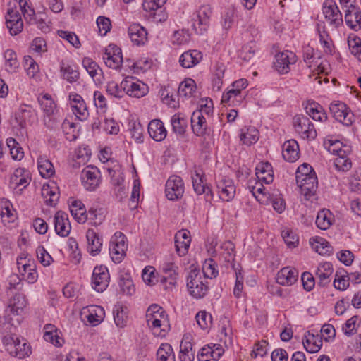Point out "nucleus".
<instances>
[{
    "label": "nucleus",
    "mask_w": 361,
    "mask_h": 361,
    "mask_svg": "<svg viewBox=\"0 0 361 361\" xmlns=\"http://www.w3.org/2000/svg\"><path fill=\"white\" fill-rule=\"evenodd\" d=\"M207 282V279L204 280L200 271L191 270L187 279V287L190 294L197 299L203 298L208 291Z\"/></svg>",
    "instance_id": "obj_1"
},
{
    "label": "nucleus",
    "mask_w": 361,
    "mask_h": 361,
    "mask_svg": "<svg viewBox=\"0 0 361 361\" xmlns=\"http://www.w3.org/2000/svg\"><path fill=\"white\" fill-rule=\"evenodd\" d=\"M3 343L11 355L20 359L24 358L31 353L29 345L25 341L21 342L15 335L5 336Z\"/></svg>",
    "instance_id": "obj_2"
},
{
    "label": "nucleus",
    "mask_w": 361,
    "mask_h": 361,
    "mask_svg": "<svg viewBox=\"0 0 361 361\" xmlns=\"http://www.w3.org/2000/svg\"><path fill=\"white\" fill-rule=\"evenodd\" d=\"M293 126L295 131L303 139H314L317 137V131L313 123L309 118L302 114H298L293 117Z\"/></svg>",
    "instance_id": "obj_3"
},
{
    "label": "nucleus",
    "mask_w": 361,
    "mask_h": 361,
    "mask_svg": "<svg viewBox=\"0 0 361 361\" xmlns=\"http://www.w3.org/2000/svg\"><path fill=\"white\" fill-rule=\"evenodd\" d=\"M127 245L125 243V235L117 232L112 238L109 246V254L115 263H120L126 255Z\"/></svg>",
    "instance_id": "obj_4"
},
{
    "label": "nucleus",
    "mask_w": 361,
    "mask_h": 361,
    "mask_svg": "<svg viewBox=\"0 0 361 361\" xmlns=\"http://www.w3.org/2000/svg\"><path fill=\"white\" fill-rule=\"evenodd\" d=\"M247 85L248 83L246 79L242 78L235 81L232 84L233 88L222 95L221 102L224 104L228 103L229 105H235L236 103H240L243 99L241 91L246 88Z\"/></svg>",
    "instance_id": "obj_5"
},
{
    "label": "nucleus",
    "mask_w": 361,
    "mask_h": 361,
    "mask_svg": "<svg viewBox=\"0 0 361 361\" xmlns=\"http://www.w3.org/2000/svg\"><path fill=\"white\" fill-rule=\"evenodd\" d=\"M322 12L325 19L334 27H338L343 24L342 14L336 4L331 0L324 2Z\"/></svg>",
    "instance_id": "obj_6"
},
{
    "label": "nucleus",
    "mask_w": 361,
    "mask_h": 361,
    "mask_svg": "<svg viewBox=\"0 0 361 361\" xmlns=\"http://www.w3.org/2000/svg\"><path fill=\"white\" fill-rule=\"evenodd\" d=\"M333 117L338 121L348 126L352 123L353 115L345 104L340 101H334L329 105Z\"/></svg>",
    "instance_id": "obj_7"
},
{
    "label": "nucleus",
    "mask_w": 361,
    "mask_h": 361,
    "mask_svg": "<svg viewBox=\"0 0 361 361\" xmlns=\"http://www.w3.org/2000/svg\"><path fill=\"white\" fill-rule=\"evenodd\" d=\"M109 274L104 266L96 267L92 273V285L97 292L102 293L108 287L109 283Z\"/></svg>",
    "instance_id": "obj_8"
},
{
    "label": "nucleus",
    "mask_w": 361,
    "mask_h": 361,
    "mask_svg": "<svg viewBox=\"0 0 361 361\" xmlns=\"http://www.w3.org/2000/svg\"><path fill=\"white\" fill-rule=\"evenodd\" d=\"M103 60L108 67L113 69L118 68L123 63L121 49L116 44H110L105 49Z\"/></svg>",
    "instance_id": "obj_9"
},
{
    "label": "nucleus",
    "mask_w": 361,
    "mask_h": 361,
    "mask_svg": "<svg viewBox=\"0 0 361 361\" xmlns=\"http://www.w3.org/2000/svg\"><path fill=\"white\" fill-rule=\"evenodd\" d=\"M184 184L180 176H171L166 183V196L170 200H176L183 196Z\"/></svg>",
    "instance_id": "obj_10"
},
{
    "label": "nucleus",
    "mask_w": 361,
    "mask_h": 361,
    "mask_svg": "<svg viewBox=\"0 0 361 361\" xmlns=\"http://www.w3.org/2000/svg\"><path fill=\"white\" fill-rule=\"evenodd\" d=\"M70 106L73 114L80 121L85 120L89 116L87 104L83 98L75 92L69 94Z\"/></svg>",
    "instance_id": "obj_11"
},
{
    "label": "nucleus",
    "mask_w": 361,
    "mask_h": 361,
    "mask_svg": "<svg viewBox=\"0 0 361 361\" xmlns=\"http://www.w3.org/2000/svg\"><path fill=\"white\" fill-rule=\"evenodd\" d=\"M82 184L87 190L93 191L99 185V175L97 168L86 166L81 173Z\"/></svg>",
    "instance_id": "obj_12"
},
{
    "label": "nucleus",
    "mask_w": 361,
    "mask_h": 361,
    "mask_svg": "<svg viewBox=\"0 0 361 361\" xmlns=\"http://www.w3.org/2000/svg\"><path fill=\"white\" fill-rule=\"evenodd\" d=\"M274 62L275 69L280 74H286L290 71V65L296 62L295 55L289 51L278 53Z\"/></svg>",
    "instance_id": "obj_13"
},
{
    "label": "nucleus",
    "mask_w": 361,
    "mask_h": 361,
    "mask_svg": "<svg viewBox=\"0 0 361 361\" xmlns=\"http://www.w3.org/2000/svg\"><path fill=\"white\" fill-rule=\"evenodd\" d=\"M296 181L301 195H304L306 200H309L315 194L318 185L317 177L315 173H312L310 176L306 178L300 177V179Z\"/></svg>",
    "instance_id": "obj_14"
},
{
    "label": "nucleus",
    "mask_w": 361,
    "mask_h": 361,
    "mask_svg": "<svg viewBox=\"0 0 361 361\" xmlns=\"http://www.w3.org/2000/svg\"><path fill=\"white\" fill-rule=\"evenodd\" d=\"M6 24L11 35H16L22 31L23 23L19 11L16 8L8 10Z\"/></svg>",
    "instance_id": "obj_15"
},
{
    "label": "nucleus",
    "mask_w": 361,
    "mask_h": 361,
    "mask_svg": "<svg viewBox=\"0 0 361 361\" xmlns=\"http://www.w3.org/2000/svg\"><path fill=\"white\" fill-rule=\"evenodd\" d=\"M54 227L56 233L61 236H67L71 231V224L66 213L58 211L54 216Z\"/></svg>",
    "instance_id": "obj_16"
},
{
    "label": "nucleus",
    "mask_w": 361,
    "mask_h": 361,
    "mask_svg": "<svg viewBox=\"0 0 361 361\" xmlns=\"http://www.w3.org/2000/svg\"><path fill=\"white\" fill-rule=\"evenodd\" d=\"M190 242V234L188 230L183 229L176 233L175 246L179 256H184L188 252Z\"/></svg>",
    "instance_id": "obj_17"
},
{
    "label": "nucleus",
    "mask_w": 361,
    "mask_h": 361,
    "mask_svg": "<svg viewBox=\"0 0 361 361\" xmlns=\"http://www.w3.org/2000/svg\"><path fill=\"white\" fill-rule=\"evenodd\" d=\"M216 187L219 197L222 200L228 202L234 197L235 187L231 180H221L217 183Z\"/></svg>",
    "instance_id": "obj_18"
},
{
    "label": "nucleus",
    "mask_w": 361,
    "mask_h": 361,
    "mask_svg": "<svg viewBox=\"0 0 361 361\" xmlns=\"http://www.w3.org/2000/svg\"><path fill=\"white\" fill-rule=\"evenodd\" d=\"M282 156L288 162H295L299 158V145L295 140L286 141L282 147Z\"/></svg>",
    "instance_id": "obj_19"
},
{
    "label": "nucleus",
    "mask_w": 361,
    "mask_h": 361,
    "mask_svg": "<svg viewBox=\"0 0 361 361\" xmlns=\"http://www.w3.org/2000/svg\"><path fill=\"white\" fill-rule=\"evenodd\" d=\"M149 136L155 141L160 142L165 139L167 131L162 121L158 119L152 120L148 125Z\"/></svg>",
    "instance_id": "obj_20"
},
{
    "label": "nucleus",
    "mask_w": 361,
    "mask_h": 361,
    "mask_svg": "<svg viewBox=\"0 0 361 361\" xmlns=\"http://www.w3.org/2000/svg\"><path fill=\"white\" fill-rule=\"evenodd\" d=\"M211 14L212 11L209 6H201L197 11V19L194 21V27L199 28L201 32L205 31L209 25Z\"/></svg>",
    "instance_id": "obj_21"
},
{
    "label": "nucleus",
    "mask_w": 361,
    "mask_h": 361,
    "mask_svg": "<svg viewBox=\"0 0 361 361\" xmlns=\"http://www.w3.org/2000/svg\"><path fill=\"white\" fill-rule=\"evenodd\" d=\"M298 276L296 269L284 267L278 272L276 282L282 286H291L297 281Z\"/></svg>",
    "instance_id": "obj_22"
},
{
    "label": "nucleus",
    "mask_w": 361,
    "mask_h": 361,
    "mask_svg": "<svg viewBox=\"0 0 361 361\" xmlns=\"http://www.w3.org/2000/svg\"><path fill=\"white\" fill-rule=\"evenodd\" d=\"M202 58L201 52L197 50H190L181 54L179 63L183 68H190L199 63Z\"/></svg>",
    "instance_id": "obj_23"
},
{
    "label": "nucleus",
    "mask_w": 361,
    "mask_h": 361,
    "mask_svg": "<svg viewBox=\"0 0 361 361\" xmlns=\"http://www.w3.org/2000/svg\"><path fill=\"white\" fill-rule=\"evenodd\" d=\"M128 35L131 41L136 45L144 44L147 39L145 28L140 24H133L128 27Z\"/></svg>",
    "instance_id": "obj_24"
},
{
    "label": "nucleus",
    "mask_w": 361,
    "mask_h": 361,
    "mask_svg": "<svg viewBox=\"0 0 361 361\" xmlns=\"http://www.w3.org/2000/svg\"><path fill=\"white\" fill-rule=\"evenodd\" d=\"M86 238L90 254L93 256L98 255L102 246V241L99 235L93 229L90 228L87 231Z\"/></svg>",
    "instance_id": "obj_25"
},
{
    "label": "nucleus",
    "mask_w": 361,
    "mask_h": 361,
    "mask_svg": "<svg viewBox=\"0 0 361 361\" xmlns=\"http://www.w3.org/2000/svg\"><path fill=\"white\" fill-rule=\"evenodd\" d=\"M333 274L332 264L330 262H324L319 264L318 266L315 274L319 279L318 285L320 286H325L329 283V277Z\"/></svg>",
    "instance_id": "obj_26"
},
{
    "label": "nucleus",
    "mask_w": 361,
    "mask_h": 361,
    "mask_svg": "<svg viewBox=\"0 0 361 361\" xmlns=\"http://www.w3.org/2000/svg\"><path fill=\"white\" fill-rule=\"evenodd\" d=\"M191 126L194 133L197 136H202L206 133V119L202 111H194L191 116Z\"/></svg>",
    "instance_id": "obj_27"
},
{
    "label": "nucleus",
    "mask_w": 361,
    "mask_h": 361,
    "mask_svg": "<svg viewBox=\"0 0 361 361\" xmlns=\"http://www.w3.org/2000/svg\"><path fill=\"white\" fill-rule=\"evenodd\" d=\"M256 176L259 180L269 184L273 181L272 166L268 162H261L255 168Z\"/></svg>",
    "instance_id": "obj_28"
},
{
    "label": "nucleus",
    "mask_w": 361,
    "mask_h": 361,
    "mask_svg": "<svg viewBox=\"0 0 361 361\" xmlns=\"http://www.w3.org/2000/svg\"><path fill=\"white\" fill-rule=\"evenodd\" d=\"M127 82L126 86V94L135 97H141L146 94L147 87L144 83L133 82L132 78H127L125 79Z\"/></svg>",
    "instance_id": "obj_29"
},
{
    "label": "nucleus",
    "mask_w": 361,
    "mask_h": 361,
    "mask_svg": "<svg viewBox=\"0 0 361 361\" xmlns=\"http://www.w3.org/2000/svg\"><path fill=\"white\" fill-rule=\"evenodd\" d=\"M306 113L314 120L325 121L327 120V115L323 107L317 102H312L305 106Z\"/></svg>",
    "instance_id": "obj_30"
},
{
    "label": "nucleus",
    "mask_w": 361,
    "mask_h": 361,
    "mask_svg": "<svg viewBox=\"0 0 361 361\" xmlns=\"http://www.w3.org/2000/svg\"><path fill=\"white\" fill-rule=\"evenodd\" d=\"M345 21L348 26L355 30L361 27V11L359 8H348L345 11Z\"/></svg>",
    "instance_id": "obj_31"
},
{
    "label": "nucleus",
    "mask_w": 361,
    "mask_h": 361,
    "mask_svg": "<svg viewBox=\"0 0 361 361\" xmlns=\"http://www.w3.org/2000/svg\"><path fill=\"white\" fill-rule=\"evenodd\" d=\"M44 330L43 337L46 341L50 342L55 346L62 345L63 340L59 336L58 329L54 325L47 324L44 326Z\"/></svg>",
    "instance_id": "obj_32"
},
{
    "label": "nucleus",
    "mask_w": 361,
    "mask_h": 361,
    "mask_svg": "<svg viewBox=\"0 0 361 361\" xmlns=\"http://www.w3.org/2000/svg\"><path fill=\"white\" fill-rule=\"evenodd\" d=\"M70 212L74 219L80 224H83L87 220V211L80 200H74L70 205Z\"/></svg>",
    "instance_id": "obj_33"
},
{
    "label": "nucleus",
    "mask_w": 361,
    "mask_h": 361,
    "mask_svg": "<svg viewBox=\"0 0 361 361\" xmlns=\"http://www.w3.org/2000/svg\"><path fill=\"white\" fill-rule=\"evenodd\" d=\"M240 139L244 145L250 146L259 140V131L252 126L245 127L241 130Z\"/></svg>",
    "instance_id": "obj_34"
},
{
    "label": "nucleus",
    "mask_w": 361,
    "mask_h": 361,
    "mask_svg": "<svg viewBox=\"0 0 361 361\" xmlns=\"http://www.w3.org/2000/svg\"><path fill=\"white\" fill-rule=\"evenodd\" d=\"M219 255L226 262L231 264L233 267V262L235 257L234 244L231 241H226L222 243L219 249Z\"/></svg>",
    "instance_id": "obj_35"
},
{
    "label": "nucleus",
    "mask_w": 361,
    "mask_h": 361,
    "mask_svg": "<svg viewBox=\"0 0 361 361\" xmlns=\"http://www.w3.org/2000/svg\"><path fill=\"white\" fill-rule=\"evenodd\" d=\"M13 295V296L9 301L8 307L13 314L18 315L20 314L25 307L27 301L25 298L18 293Z\"/></svg>",
    "instance_id": "obj_36"
},
{
    "label": "nucleus",
    "mask_w": 361,
    "mask_h": 361,
    "mask_svg": "<svg viewBox=\"0 0 361 361\" xmlns=\"http://www.w3.org/2000/svg\"><path fill=\"white\" fill-rule=\"evenodd\" d=\"M127 82L123 80L121 84L115 81H110L107 82L106 91L109 95L115 98H121L126 94V86Z\"/></svg>",
    "instance_id": "obj_37"
},
{
    "label": "nucleus",
    "mask_w": 361,
    "mask_h": 361,
    "mask_svg": "<svg viewBox=\"0 0 361 361\" xmlns=\"http://www.w3.org/2000/svg\"><path fill=\"white\" fill-rule=\"evenodd\" d=\"M114 319L118 327L123 328L127 323V307L121 303L116 304L113 310Z\"/></svg>",
    "instance_id": "obj_38"
},
{
    "label": "nucleus",
    "mask_w": 361,
    "mask_h": 361,
    "mask_svg": "<svg viewBox=\"0 0 361 361\" xmlns=\"http://www.w3.org/2000/svg\"><path fill=\"white\" fill-rule=\"evenodd\" d=\"M157 361H176L172 346L169 343H162L157 350Z\"/></svg>",
    "instance_id": "obj_39"
},
{
    "label": "nucleus",
    "mask_w": 361,
    "mask_h": 361,
    "mask_svg": "<svg viewBox=\"0 0 361 361\" xmlns=\"http://www.w3.org/2000/svg\"><path fill=\"white\" fill-rule=\"evenodd\" d=\"M312 247L321 255H330L333 252V248L326 240L322 238L310 239Z\"/></svg>",
    "instance_id": "obj_40"
},
{
    "label": "nucleus",
    "mask_w": 361,
    "mask_h": 361,
    "mask_svg": "<svg viewBox=\"0 0 361 361\" xmlns=\"http://www.w3.org/2000/svg\"><path fill=\"white\" fill-rule=\"evenodd\" d=\"M104 316L105 312L103 307L98 305H92L89 309L87 319L92 326H97L103 321Z\"/></svg>",
    "instance_id": "obj_41"
},
{
    "label": "nucleus",
    "mask_w": 361,
    "mask_h": 361,
    "mask_svg": "<svg viewBox=\"0 0 361 361\" xmlns=\"http://www.w3.org/2000/svg\"><path fill=\"white\" fill-rule=\"evenodd\" d=\"M42 196L47 205L53 207L57 202L59 195L56 188H51L49 185H44L42 188Z\"/></svg>",
    "instance_id": "obj_42"
},
{
    "label": "nucleus",
    "mask_w": 361,
    "mask_h": 361,
    "mask_svg": "<svg viewBox=\"0 0 361 361\" xmlns=\"http://www.w3.org/2000/svg\"><path fill=\"white\" fill-rule=\"evenodd\" d=\"M333 216L329 209L320 210L316 218L317 226L321 230L328 229L332 224Z\"/></svg>",
    "instance_id": "obj_43"
},
{
    "label": "nucleus",
    "mask_w": 361,
    "mask_h": 361,
    "mask_svg": "<svg viewBox=\"0 0 361 361\" xmlns=\"http://www.w3.org/2000/svg\"><path fill=\"white\" fill-rule=\"evenodd\" d=\"M303 345L307 352L314 353L320 350L322 341L319 336H315L314 334H308L305 341H303Z\"/></svg>",
    "instance_id": "obj_44"
},
{
    "label": "nucleus",
    "mask_w": 361,
    "mask_h": 361,
    "mask_svg": "<svg viewBox=\"0 0 361 361\" xmlns=\"http://www.w3.org/2000/svg\"><path fill=\"white\" fill-rule=\"evenodd\" d=\"M196 90V84L191 78L186 79L180 82L178 87V95L183 97H190Z\"/></svg>",
    "instance_id": "obj_45"
},
{
    "label": "nucleus",
    "mask_w": 361,
    "mask_h": 361,
    "mask_svg": "<svg viewBox=\"0 0 361 361\" xmlns=\"http://www.w3.org/2000/svg\"><path fill=\"white\" fill-rule=\"evenodd\" d=\"M38 102L41 109L47 116H50L54 114L56 104L48 94L39 97Z\"/></svg>",
    "instance_id": "obj_46"
},
{
    "label": "nucleus",
    "mask_w": 361,
    "mask_h": 361,
    "mask_svg": "<svg viewBox=\"0 0 361 361\" xmlns=\"http://www.w3.org/2000/svg\"><path fill=\"white\" fill-rule=\"evenodd\" d=\"M192 185L194 188V190L198 195H202L203 193L208 195L212 192V190L209 187L206 186L203 183V177L202 176L197 172L195 171V176H192Z\"/></svg>",
    "instance_id": "obj_47"
},
{
    "label": "nucleus",
    "mask_w": 361,
    "mask_h": 361,
    "mask_svg": "<svg viewBox=\"0 0 361 361\" xmlns=\"http://www.w3.org/2000/svg\"><path fill=\"white\" fill-rule=\"evenodd\" d=\"M4 58L6 60V70L11 73L15 72L19 67V62L16 52L12 49H7L4 53Z\"/></svg>",
    "instance_id": "obj_48"
},
{
    "label": "nucleus",
    "mask_w": 361,
    "mask_h": 361,
    "mask_svg": "<svg viewBox=\"0 0 361 361\" xmlns=\"http://www.w3.org/2000/svg\"><path fill=\"white\" fill-rule=\"evenodd\" d=\"M61 72L63 78L70 83L75 82L80 78L79 71L71 66H65L63 63L61 66Z\"/></svg>",
    "instance_id": "obj_49"
},
{
    "label": "nucleus",
    "mask_w": 361,
    "mask_h": 361,
    "mask_svg": "<svg viewBox=\"0 0 361 361\" xmlns=\"http://www.w3.org/2000/svg\"><path fill=\"white\" fill-rule=\"evenodd\" d=\"M256 50V43L253 41H251L242 47L239 51V57L243 61L249 62L254 58Z\"/></svg>",
    "instance_id": "obj_50"
},
{
    "label": "nucleus",
    "mask_w": 361,
    "mask_h": 361,
    "mask_svg": "<svg viewBox=\"0 0 361 361\" xmlns=\"http://www.w3.org/2000/svg\"><path fill=\"white\" fill-rule=\"evenodd\" d=\"M39 172L43 178H49L54 173V169L52 163L45 159L40 157L37 161Z\"/></svg>",
    "instance_id": "obj_51"
},
{
    "label": "nucleus",
    "mask_w": 361,
    "mask_h": 361,
    "mask_svg": "<svg viewBox=\"0 0 361 361\" xmlns=\"http://www.w3.org/2000/svg\"><path fill=\"white\" fill-rule=\"evenodd\" d=\"M6 144L10 149L12 158L15 160H21L23 158L24 152L18 142L13 137L6 140Z\"/></svg>",
    "instance_id": "obj_52"
},
{
    "label": "nucleus",
    "mask_w": 361,
    "mask_h": 361,
    "mask_svg": "<svg viewBox=\"0 0 361 361\" xmlns=\"http://www.w3.org/2000/svg\"><path fill=\"white\" fill-rule=\"evenodd\" d=\"M173 130L175 133L183 135L187 127V121L180 114H174L171 119Z\"/></svg>",
    "instance_id": "obj_53"
},
{
    "label": "nucleus",
    "mask_w": 361,
    "mask_h": 361,
    "mask_svg": "<svg viewBox=\"0 0 361 361\" xmlns=\"http://www.w3.org/2000/svg\"><path fill=\"white\" fill-rule=\"evenodd\" d=\"M216 267L217 264L213 259L209 258L206 259L202 266L204 280L207 279V278H215L219 273Z\"/></svg>",
    "instance_id": "obj_54"
},
{
    "label": "nucleus",
    "mask_w": 361,
    "mask_h": 361,
    "mask_svg": "<svg viewBox=\"0 0 361 361\" xmlns=\"http://www.w3.org/2000/svg\"><path fill=\"white\" fill-rule=\"evenodd\" d=\"M87 220L90 221L92 225H100L105 219L103 209L90 208L86 213Z\"/></svg>",
    "instance_id": "obj_55"
},
{
    "label": "nucleus",
    "mask_w": 361,
    "mask_h": 361,
    "mask_svg": "<svg viewBox=\"0 0 361 361\" xmlns=\"http://www.w3.org/2000/svg\"><path fill=\"white\" fill-rule=\"evenodd\" d=\"M19 273L29 283H35L38 277L34 261L27 265V268L25 269V271H20Z\"/></svg>",
    "instance_id": "obj_56"
},
{
    "label": "nucleus",
    "mask_w": 361,
    "mask_h": 361,
    "mask_svg": "<svg viewBox=\"0 0 361 361\" xmlns=\"http://www.w3.org/2000/svg\"><path fill=\"white\" fill-rule=\"evenodd\" d=\"M334 164L336 169L341 171H348L351 169L352 163L347 154L345 155H340L335 158Z\"/></svg>",
    "instance_id": "obj_57"
},
{
    "label": "nucleus",
    "mask_w": 361,
    "mask_h": 361,
    "mask_svg": "<svg viewBox=\"0 0 361 361\" xmlns=\"http://www.w3.org/2000/svg\"><path fill=\"white\" fill-rule=\"evenodd\" d=\"M281 236L288 247H295L298 244V235L289 228L283 230Z\"/></svg>",
    "instance_id": "obj_58"
},
{
    "label": "nucleus",
    "mask_w": 361,
    "mask_h": 361,
    "mask_svg": "<svg viewBox=\"0 0 361 361\" xmlns=\"http://www.w3.org/2000/svg\"><path fill=\"white\" fill-rule=\"evenodd\" d=\"M146 317L148 326L154 329L160 328L166 320L164 311H160L152 316L146 315Z\"/></svg>",
    "instance_id": "obj_59"
},
{
    "label": "nucleus",
    "mask_w": 361,
    "mask_h": 361,
    "mask_svg": "<svg viewBox=\"0 0 361 361\" xmlns=\"http://www.w3.org/2000/svg\"><path fill=\"white\" fill-rule=\"evenodd\" d=\"M23 288L21 279L16 274H13L9 277L8 285L7 286L8 295L16 293L15 291H18Z\"/></svg>",
    "instance_id": "obj_60"
},
{
    "label": "nucleus",
    "mask_w": 361,
    "mask_h": 361,
    "mask_svg": "<svg viewBox=\"0 0 361 361\" xmlns=\"http://www.w3.org/2000/svg\"><path fill=\"white\" fill-rule=\"evenodd\" d=\"M24 172L27 173L23 169H17L11 176V182L17 186H23L25 188L29 183V178L25 176H23Z\"/></svg>",
    "instance_id": "obj_61"
},
{
    "label": "nucleus",
    "mask_w": 361,
    "mask_h": 361,
    "mask_svg": "<svg viewBox=\"0 0 361 361\" xmlns=\"http://www.w3.org/2000/svg\"><path fill=\"white\" fill-rule=\"evenodd\" d=\"M329 151L334 154H336L338 157L340 155H345V154L350 153V149L349 146H343L342 142H341L340 141H335L332 142L329 147Z\"/></svg>",
    "instance_id": "obj_62"
},
{
    "label": "nucleus",
    "mask_w": 361,
    "mask_h": 361,
    "mask_svg": "<svg viewBox=\"0 0 361 361\" xmlns=\"http://www.w3.org/2000/svg\"><path fill=\"white\" fill-rule=\"evenodd\" d=\"M348 46L352 54L361 61V39L359 37L349 38Z\"/></svg>",
    "instance_id": "obj_63"
},
{
    "label": "nucleus",
    "mask_w": 361,
    "mask_h": 361,
    "mask_svg": "<svg viewBox=\"0 0 361 361\" xmlns=\"http://www.w3.org/2000/svg\"><path fill=\"white\" fill-rule=\"evenodd\" d=\"M82 65L92 78L98 74L99 71H101L97 63L90 58H85L82 60Z\"/></svg>",
    "instance_id": "obj_64"
}]
</instances>
